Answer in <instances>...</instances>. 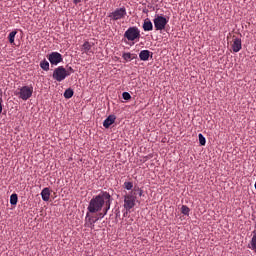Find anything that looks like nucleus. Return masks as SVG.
Instances as JSON below:
<instances>
[{"mask_svg":"<svg viewBox=\"0 0 256 256\" xmlns=\"http://www.w3.org/2000/svg\"><path fill=\"white\" fill-rule=\"evenodd\" d=\"M108 17L111 19V21L125 19V17H127V9L125 7L117 8L115 11L110 13Z\"/></svg>","mask_w":256,"mask_h":256,"instance_id":"423d86ee","label":"nucleus"},{"mask_svg":"<svg viewBox=\"0 0 256 256\" xmlns=\"http://www.w3.org/2000/svg\"><path fill=\"white\" fill-rule=\"evenodd\" d=\"M73 3H74L75 5H78V3H81V0H73Z\"/></svg>","mask_w":256,"mask_h":256,"instance_id":"c756f323","label":"nucleus"},{"mask_svg":"<svg viewBox=\"0 0 256 256\" xmlns=\"http://www.w3.org/2000/svg\"><path fill=\"white\" fill-rule=\"evenodd\" d=\"M230 45H231V49H232L233 53H239V51H241V49H243V44H242L241 38H239L237 36L232 37V41L230 42Z\"/></svg>","mask_w":256,"mask_h":256,"instance_id":"6e6552de","label":"nucleus"},{"mask_svg":"<svg viewBox=\"0 0 256 256\" xmlns=\"http://www.w3.org/2000/svg\"><path fill=\"white\" fill-rule=\"evenodd\" d=\"M48 61L51 65H59V63L63 62V55L59 52H52L48 55Z\"/></svg>","mask_w":256,"mask_h":256,"instance_id":"1a4fd4ad","label":"nucleus"},{"mask_svg":"<svg viewBox=\"0 0 256 256\" xmlns=\"http://www.w3.org/2000/svg\"><path fill=\"white\" fill-rule=\"evenodd\" d=\"M18 91L16 95H18L19 99H22V101H27L33 96V86H23L19 88Z\"/></svg>","mask_w":256,"mask_h":256,"instance_id":"39448f33","label":"nucleus"},{"mask_svg":"<svg viewBox=\"0 0 256 256\" xmlns=\"http://www.w3.org/2000/svg\"><path fill=\"white\" fill-rule=\"evenodd\" d=\"M149 57H151V51L149 50H142L139 53L140 61H149Z\"/></svg>","mask_w":256,"mask_h":256,"instance_id":"ddd939ff","label":"nucleus"},{"mask_svg":"<svg viewBox=\"0 0 256 256\" xmlns=\"http://www.w3.org/2000/svg\"><path fill=\"white\" fill-rule=\"evenodd\" d=\"M102 213H103V215H102V217H105V215H107V213H109V210H107L106 212H105V206L102 208Z\"/></svg>","mask_w":256,"mask_h":256,"instance_id":"cd10ccee","label":"nucleus"},{"mask_svg":"<svg viewBox=\"0 0 256 256\" xmlns=\"http://www.w3.org/2000/svg\"><path fill=\"white\" fill-rule=\"evenodd\" d=\"M249 249L256 253V233L253 235L250 244L248 245Z\"/></svg>","mask_w":256,"mask_h":256,"instance_id":"f3484780","label":"nucleus"},{"mask_svg":"<svg viewBox=\"0 0 256 256\" xmlns=\"http://www.w3.org/2000/svg\"><path fill=\"white\" fill-rule=\"evenodd\" d=\"M93 45V43L85 41L82 45L81 51H83V53H85L86 55H91V53L93 54Z\"/></svg>","mask_w":256,"mask_h":256,"instance_id":"9d476101","label":"nucleus"},{"mask_svg":"<svg viewBox=\"0 0 256 256\" xmlns=\"http://www.w3.org/2000/svg\"><path fill=\"white\" fill-rule=\"evenodd\" d=\"M1 103H3L2 98H0V114L3 113V105Z\"/></svg>","mask_w":256,"mask_h":256,"instance_id":"bb28decb","label":"nucleus"},{"mask_svg":"<svg viewBox=\"0 0 256 256\" xmlns=\"http://www.w3.org/2000/svg\"><path fill=\"white\" fill-rule=\"evenodd\" d=\"M41 197L44 201H49L51 197V190L49 188H44L41 192Z\"/></svg>","mask_w":256,"mask_h":256,"instance_id":"2eb2a0df","label":"nucleus"},{"mask_svg":"<svg viewBox=\"0 0 256 256\" xmlns=\"http://www.w3.org/2000/svg\"><path fill=\"white\" fill-rule=\"evenodd\" d=\"M15 35H17V30H14L9 33L8 35L9 43L11 44L15 43Z\"/></svg>","mask_w":256,"mask_h":256,"instance_id":"6ab92c4d","label":"nucleus"},{"mask_svg":"<svg viewBox=\"0 0 256 256\" xmlns=\"http://www.w3.org/2000/svg\"><path fill=\"white\" fill-rule=\"evenodd\" d=\"M137 202V190H132L128 194L124 195V209L131 211L135 207Z\"/></svg>","mask_w":256,"mask_h":256,"instance_id":"f03ea898","label":"nucleus"},{"mask_svg":"<svg viewBox=\"0 0 256 256\" xmlns=\"http://www.w3.org/2000/svg\"><path fill=\"white\" fill-rule=\"evenodd\" d=\"M105 207V212L111 209V194L107 191H102L98 195L94 196L88 205L89 213H101Z\"/></svg>","mask_w":256,"mask_h":256,"instance_id":"f257e3e1","label":"nucleus"},{"mask_svg":"<svg viewBox=\"0 0 256 256\" xmlns=\"http://www.w3.org/2000/svg\"><path fill=\"white\" fill-rule=\"evenodd\" d=\"M122 97L125 101H129V99H131V94H129V92H123Z\"/></svg>","mask_w":256,"mask_h":256,"instance_id":"393cba45","label":"nucleus"},{"mask_svg":"<svg viewBox=\"0 0 256 256\" xmlns=\"http://www.w3.org/2000/svg\"><path fill=\"white\" fill-rule=\"evenodd\" d=\"M198 139H199L200 145L205 146V143H207V140L205 139V136H203V134L200 133L198 135Z\"/></svg>","mask_w":256,"mask_h":256,"instance_id":"4be33fe9","label":"nucleus"},{"mask_svg":"<svg viewBox=\"0 0 256 256\" xmlns=\"http://www.w3.org/2000/svg\"><path fill=\"white\" fill-rule=\"evenodd\" d=\"M73 95H74V92H73V89H71V88L66 89L64 92L65 99H71V97H73Z\"/></svg>","mask_w":256,"mask_h":256,"instance_id":"a211bd4d","label":"nucleus"},{"mask_svg":"<svg viewBox=\"0 0 256 256\" xmlns=\"http://www.w3.org/2000/svg\"><path fill=\"white\" fill-rule=\"evenodd\" d=\"M144 31H153V23L149 18H146L144 20L143 26H142Z\"/></svg>","mask_w":256,"mask_h":256,"instance_id":"4468645a","label":"nucleus"},{"mask_svg":"<svg viewBox=\"0 0 256 256\" xmlns=\"http://www.w3.org/2000/svg\"><path fill=\"white\" fill-rule=\"evenodd\" d=\"M134 191H138L139 192V196L141 197V195H143V190L138 189H134Z\"/></svg>","mask_w":256,"mask_h":256,"instance_id":"c85d7f7f","label":"nucleus"},{"mask_svg":"<svg viewBox=\"0 0 256 256\" xmlns=\"http://www.w3.org/2000/svg\"><path fill=\"white\" fill-rule=\"evenodd\" d=\"M189 211H191V209H189L186 205H183V206L181 207V213H182L183 215H189Z\"/></svg>","mask_w":256,"mask_h":256,"instance_id":"5701e85b","label":"nucleus"},{"mask_svg":"<svg viewBox=\"0 0 256 256\" xmlns=\"http://www.w3.org/2000/svg\"><path fill=\"white\" fill-rule=\"evenodd\" d=\"M124 37L127 41H139V39H141V30L135 26L129 27L125 31Z\"/></svg>","mask_w":256,"mask_h":256,"instance_id":"7ed1b4c3","label":"nucleus"},{"mask_svg":"<svg viewBox=\"0 0 256 256\" xmlns=\"http://www.w3.org/2000/svg\"><path fill=\"white\" fill-rule=\"evenodd\" d=\"M124 188H126L127 191H131V189H133V182H125Z\"/></svg>","mask_w":256,"mask_h":256,"instance_id":"b1692460","label":"nucleus"},{"mask_svg":"<svg viewBox=\"0 0 256 256\" xmlns=\"http://www.w3.org/2000/svg\"><path fill=\"white\" fill-rule=\"evenodd\" d=\"M40 67L43 71H49V62L45 59L40 62Z\"/></svg>","mask_w":256,"mask_h":256,"instance_id":"aec40b11","label":"nucleus"},{"mask_svg":"<svg viewBox=\"0 0 256 256\" xmlns=\"http://www.w3.org/2000/svg\"><path fill=\"white\" fill-rule=\"evenodd\" d=\"M19 201V197L17 196V194H12L10 196V203L12 205H17V202Z\"/></svg>","mask_w":256,"mask_h":256,"instance_id":"412c9836","label":"nucleus"},{"mask_svg":"<svg viewBox=\"0 0 256 256\" xmlns=\"http://www.w3.org/2000/svg\"><path fill=\"white\" fill-rule=\"evenodd\" d=\"M69 72V76L72 74V73H75V70L72 68V67H68V69L66 70Z\"/></svg>","mask_w":256,"mask_h":256,"instance_id":"a878e982","label":"nucleus"},{"mask_svg":"<svg viewBox=\"0 0 256 256\" xmlns=\"http://www.w3.org/2000/svg\"><path fill=\"white\" fill-rule=\"evenodd\" d=\"M99 221V218H93L89 215V212L86 214V227H90V229H94L95 224Z\"/></svg>","mask_w":256,"mask_h":256,"instance_id":"9b49d317","label":"nucleus"},{"mask_svg":"<svg viewBox=\"0 0 256 256\" xmlns=\"http://www.w3.org/2000/svg\"><path fill=\"white\" fill-rule=\"evenodd\" d=\"M103 217H104V216H103V212H102V213H99V218H100V219H103Z\"/></svg>","mask_w":256,"mask_h":256,"instance_id":"7c9ffc66","label":"nucleus"},{"mask_svg":"<svg viewBox=\"0 0 256 256\" xmlns=\"http://www.w3.org/2000/svg\"><path fill=\"white\" fill-rule=\"evenodd\" d=\"M52 77L55 81H58V83H61V81H65V79L69 77V71H67L65 67L59 66L56 69H54Z\"/></svg>","mask_w":256,"mask_h":256,"instance_id":"20e7f679","label":"nucleus"},{"mask_svg":"<svg viewBox=\"0 0 256 256\" xmlns=\"http://www.w3.org/2000/svg\"><path fill=\"white\" fill-rule=\"evenodd\" d=\"M122 57L125 61H133V59H137V54H131L127 52V53H124Z\"/></svg>","mask_w":256,"mask_h":256,"instance_id":"dca6fc26","label":"nucleus"},{"mask_svg":"<svg viewBox=\"0 0 256 256\" xmlns=\"http://www.w3.org/2000/svg\"><path fill=\"white\" fill-rule=\"evenodd\" d=\"M153 23L156 31H163L165 27H167V23H169V20L164 16L158 15L154 18Z\"/></svg>","mask_w":256,"mask_h":256,"instance_id":"0eeeda50","label":"nucleus"},{"mask_svg":"<svg viewBox=\"0 0 256 256\" xmlns=\"http://www.w3.org/2000/svg\"><path fill=\"white\" fill-rule=\"evenodd\" d=\"M117 119V117L115 115H109L103 122V127H105V129H109L111 127V125H113V123H115V120Z\"/></svg>","mask_w":256,"mask_h":256,"instance_id":"f8f14e48","label":"nucleus"}]
</instances>
